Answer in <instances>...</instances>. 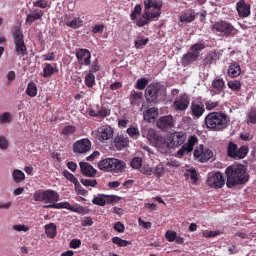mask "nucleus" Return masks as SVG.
<instances>
[{"label": "nucleus", "instance_id": "f257e3e1", "mask_svg": "<svg viewBox=\"0 0 256 256\" xmlns=\"http://www.w3.org/2000/svg\"><path fill=\"white\" fill-rule=\"evenodd\" d=\"M227 177L226 185L232 188L237 185L243 184L248 180L246 168L243 165H232L226 170Z\"/></svg>", "mask_w": 256, "mask_h": 256}, {"label": "nucleus", "instance_id": "f03ea898", "mask_svg": "<svg viewBox=\"0 0 256 256\" xmlns=\"http://www.w3.org/2000/svg\"><path fill=\"white\" fill-rule=\"evenodd\" d=\"M229 122L228 116L221 112H211L204 120L206 128L213 132L223 130L228 126Z\"/></svg>", "mask_w": 256, "mask_h": 256}, {"label": "nucleus", "instance_id": "7ed1b4c3", "mask_svg": "<svg viewBox=\"0 0 256 256\" xmlns=\"http://www.w3.org/2000/svg\"><path fill=\"white\" fill-rule=\"evenodd\" d=\"M99 168L102 170L111 172H122L126 168V163L116 158H106L100 161L98 164Z\"/></svg>", "mask_w": 256, "mask_h": 256}, {"label": "nucleus", "instance_id": "20e7f679", "mask_svg": "<svg viewBox=\"0 0 256 256\" xmlns=\"http://www.w3.org/2000/svg\"><path fill=\"white\" fill-rule=\"evenodd\" d=\"M205 48L204 44L197 43L192 46L187 54L183 56L182 62L185 67L189 66L196 61L200 56V52Z\"/></svg>", "mask_w": 256, "mask_h": 256}, {"label": "nucleus", "instance_id": "39448f33", "mask_svg": "<svg viewBox=\"0 0 256 256\" xmlns=\"http://www.w3.org/2000/svg\"><path fill=\"white\" fill-rule=\"evenodd\" d=\"M186 134L182 132L171 133L168 137L169 142L168 144L165 142L162 146H160V150L162 153L166 152V150H163L162 146H166L167 148L179 147L186 142Z\"/></svg>", "mask_w": 256, "mask_h": 256}, {"label": "nucleus", "instance_id": "423d86ee", "mask_svg": "<svg viewBox=\"0 0 256 256\" xmlns=\"http://www.w3.org/2000/svg\"><path fill=\"white\" fill-rule=\"evenodd\" d=\"M212 30L214 33H218L226 37L234 36L237 32L231 24L224 20L214 24L212 26Z\"/></svg>", "mask_w": 256, "mask_h": 256}, {"label": "nucleus", "instance_id": "0eeeda50", "mask_svg": "<svg viewBox=\"0 0 256 256\" xmlns=\"http://www.w3.org/2000/svg\"><path fill=\"white\" fill-rule=\"evenodd\" d=\"M145 12H149L153 18L158 20L161 14V9L162 6V2L156 0H148L144 2Z\"/></svg>", "mask_w": 256, "mask_h": 256}, {"label": "nucleus", "instance_id": "6e6552de", "mask_svg": "<svg viewBox=\"0 0 256 256\" xmlns=\"http://www.w3.org/2000/svg\"><path fill=\"white\" fill-rule=\"evenodd\" d=\"M207 184L214 188H220L225 184V180L220 172H218L208 175Z\"/></svg>", "mask_w": 256, "mask_h": 256}, {"label": "nucleus", "instance_id": "1a4fd4ad", "mask_svg": "<svg viewBox=\"0 0 256 256\" xmlns=\"http://www.w3.org/2000/svg\"><path fill=\"white\" fill-rule=\"evenodd\" d=\"M190 101V97L188 94H182L174 102V108L176 111H185L188 108Z\"/></svg>", "mask_w": 256, "mask_h": 256}, {"label": "nucleus", "instance_id": "9d476101", "mask_svg": "<svg viewBox=\"0 0 256 256\" xmlns=\"http://www.w3.org/2000/svg\"><path fill=\"white\" fill-rule=\"evenodd\" d=\"M248 149L246 147H242L238 150L236 144L230 142L228 148V154L230 157L235 159H242L247 154Z\"/></svg>", "mask_w": 256, "mask_h": 256}, {"label": "nucleus", "instance_id": "9b49d317", "mask_svg": "<svg viewBox=\"0 0 256 256\" xmlns=\"http://www.w3.org/2000/svg\"><path fill=\"white\" fill-rule=\"evenodd\" d=\"M92 147V144L88 139L84 138L76 142L73 146L74 153L83 154L88 152Z\"/></svg>", "mask_w": 256, "mask_h": 256}, {"label": "nucleus", "instance_id": "f8f14e48", "mask_svg": "<svg viewBox=\"0 0 256 256\" xmlns=\"http://www.w3.org/2000/svg\"><path fill=\"white\" fill-rule=\"evenodd\" d=\"M212 156V152L208 148H204L202 145L196 147L194 152V156L202 162L208 160Z\"/></svg>", "mask_w": 256, "mask_h": 256}, {"label": "nucleus", "instance_id": "ddd939ff", "mask_svg": "<svg viewBox=\"0 0 256 256\" xmlns=\"http://www.w3.org/2000/svg\"><path fill=\"white\" fill-rule=\"evenodd\" d=\"M198 142V138L196 136H191L188 142L183 145L181 148L178 150V156L180 158H182L184 154L192 152Z\"/></svg>", "mask_w": 256, "mask_h": 256}, {"label": "nucleus", "instance_id": "4468645a", "mask_svg": "<svg viewBox=\"0 0 256 256\" xmlns=\"http://www.w3.org/2000/svg\"><path fill=\"white\" fill-rule=\"evenodd\" d=\"M64 19L66 24L73 29H78L82 27L84 24V16H78L74 18L72 20V15L66 14L64 16Z\"/></svg>", "mask_w": 256, "mask_h": 256}, {"label": "nucleus", "instance_id": "2eb2a0df", "mask_svg": "<svg viewBox=\"0 0 256 256\" xmlns=\"http://www.w3.org/2000/svg\"><path fill=\"white\" fill-rule=\"evenodd\" d=\"M159 90V88L154 85H150L148 86L145 92V97L148 103H157Z\"/></svg>", "mask_w": 256, "mask_h": 256}, {"label": "nucleus", "instance_id": "dca6fc26", "mask_svg": "<svg viewBox=\"0 0 256 256\" xmlns=\"http://www.w3.org/2000/svg\"><path fill=\"white\" fill-rule=\"evenodd\" d=\"M113 129L108 126H103L98 130L97 136L100 142L111 138L114 136Z\"/></svg>", "mask_w": 256, "mask_h": 256}, {"label": "nucleus", "instance_id": "f3484780", "mask_svg": "<svg viewBox=\"0 0 256 256\" xmlns=\"http://www.w3.org/2000/svg\"><path fill=\"white\" fill-rule=\"evenodd\" d=\"M78 62L82 65L88 66L90 64L91 54L86 49L78 50L76 54Z\"/></svg>", "mask_w": 256, "mask_h": 256}, {"label": "nucleus", "instance_id": "a211bd4d", "mask_svg": "<svg viewBox=\"0 0 256 256\" xmlns=\"http://www.w3.org/2000/svg\"><path fill=\"white\" fill-rule=\"evenodd\" d=\"M157 125L162 130L171 128L174 126V122L171 116H167L160 118L157 122Z\"/></svg>", "mask_w": 256, "mask_h": 256}, {"label": "nucleus", "instance_id": "6ab92c4d", "mask_svg": "<svg viewBox=\"0 0 256 256\" xmlns=\"http://www.w3.org/2000/svg\"><path fill=\"white\" fill-rule=\"evenodd\" d=\"M190 110L192 116L197 118H200L205 112L204 105L200 102H192Z\"/></svg>", "mask_w": 256, "mask_h": 256}, {"label": "nucleus", "instance_id": "aec40b11", "mask_svg": "<svg viewBox=\"0 0 256 256\" xmlns=\"http://www.w3.org/2000/svg\"><path fill=\"white\" fill-rule=\"evenodd\" d=\"M81 172L86 176L88 178L95 177L97 170L89 164L85 162H81L80 164Z\"/></svg>", "mask_w": 256, "mask_h": 256}, {"label": "nucleus", "instance_id": "412c9836", "mask_svg": "<svg viewBox=\"0 0 256 256\" xmlns=\"http://www.w3.org/2000/svg\"><path fill=\"white\" fill-rule=\"evenodd\" d=\"M22 32L17 30V54L24 56L28 55L27 48L22 40Z\"/></svg>", "mask_w": 256, "mask_h": 256}, {"label": "nucleus", "instance_id": "4be33fe9", "mask_svg": "<svg viewBox=\"0 0 256 256\" xmlns=\"http://www.w3.org/2000/svg\"><path fill=\"white\" fill-rule=\"evenodd\" d=\"M236 5V10L240 17L246 18L250 14V6L247 5L244 0H240Z\"/></svg>", "mask_w": 256, "mask_h": 256}, {"label": "nucleus", "instance_id": "5701e85b", "mask_svg": "<svg viewBox=\"0 0 256 256\" xmlns=\"http://www.w3.org/2000/svg\"><path fill=\"white\" fill-rule=\"evenodd\" d=\"M128 138L122 135L116 136L114 140V146L118 150H121L123 148H126L128 146Z\"/></svg>", "mask_w": 256, "mask_h": 256}, {"label": "nucleus", "instance_id": "b1692460", "mask_svg": "<svg viewBox=\"0 0 256 256\" xmlns=\"http://www.w3.org/2000/svg\"><path fill=\"white\" fill-rule=\"evenodd\" d=\"M241 68L238 63L232 62L230 64L228 70V74L232 78H236L240 74Z\"/></svg>", "mask_w": 256, "mask_h": 256}, {"label": "nucleus", "instance_id": "393cba45", "mask_svg": "<svg viewBox=\"0 0 256 256\" xmlns=\"http://www.w3.org/2000/svg\"><path fill=\"white\" fill-rule=\"evenodd\" d=\"M144 118L145 120L149 122H152L157 118L158 116V110L155 108H152L144 112Z\"/></svg>", "mask_w": 256, "mask_h": 256}, {"label": "nucleus", "instance_id": "a878e982", "mask_svg": "<svg viewBox=\"0 0 256 256\" xmlns=\"http://www.w3.org/2000/svg\"><path fill=\"white\" fill-rule=\"evenodd\" d=\"M60 198L58 194L55 191L52 190H46L45 203H52L57 202Z\"/></svg>", "mask_w": 256, "mask_h": 256}, {"label": "nucleus", "instance_id": "bb28decb", "mask_svg": "<svg viewBox=\"0 0 256 256\" xmlns=\"http://www.w3.org/2000/svg\"><path fill=\"white\" fill-rule=\"evenodd\" d=\"M153 17L154 16L150 15L148 12H145L142 17L138 20L136 22L137 25L139 26H143L144 25L147 24L150 21L158 20V19Z\"/></svg>", "mask_w": 256, "mask_h": 256}, {"label": "nucleus", "instance_id": "cd10ccee", "mask_svg": "<svg viewBox=\"0 0 256 256\" xmlns=\"http://www.w3.org/2000/svg\"><path fill=\"white\" fill-rule=\"evenodd\" d=\"M142 96V92H138L132 90L130 94V102L132 106H137L140 104Z\"/></svg>", "mask_w": 256, "mask_h": 256}, {"label": "nucleus", "instance_id": "c85d7f7f", "mask_svg": "<svg viewBox=\"0 0 256 256\" xmlns=\"http://www.w3.org/2000/svg\"><path fill=\"white\" fill-rule=\"evenodd\" d=\"M44 12L42 11L36 10H34L32 14L28 15L26 22L32 24L35 20H40L43 16Z\"/></svg>", "mask_w": 256, "mask_h": 256}, {"label": "nucleus", "instance_id": "c756f323", "mask_svg": "<svg viewBox=\"0 0 256 256\" xmlns=\"http://www.w3.org/2000/svg\"><path fill=\"white\" fill-rule=\"evenodd\" d=\"M45 230L47 236L50 238H54L57 234L56 226L53 223L46 225Z\"/></svg>", "mask_w": 256, "mask_h": 256}, {"label": "nucleus", "instance_id": "7c9ffc66", "mask_svg": "<svg viewBox=\"0 0 256 256\" xmlns=\"http://www.w3.org/2000/svg\"><path fill=\"white\" fill-rule=\"evenodd\" d=\"M184 176L187 179L190 178L192 184H196L198 181V174L194 168L187 170Z\"/></svg>", "mask_w": 256, "mask_h": 256}, {"label": "nucleus", "instance_id": "2f4dec72", "mask_svg": "<svg viewBox=\"0 0 256 256\" xmlns=\"http://www.w3.org/2000/svg\"><path fill=\"white\" fill-rule=\"evenodd\" d=\"M212 86L216 90L221 92L225 88V83L222 79L216 78L213 80Z\"/></svg>", "mask_w": 256, "mask_h": 256}, {"label": "nucleus", "instance_id": "473e14b6", "mask_svg": "<svg viewBox=\"0 0 256 256\" xmlns=\"http://www.w3.org/2000/svg\"><path fill=\"white\" fill-rule=\"evenodd\" d=\"M165 173V168L162 164H160L154 168H152V174H154L157 178H160Z\"/></svg>", "mask_w": 256, "mask_h": 256}, {"label": "nucleus", "instance_id": "72a5a7b5", "mask_svg": "<svg viewBox=\"0 0 256 256\" xmlns=\"http://www.w3.org/2000/svg\"><path fill=\"white\" fill-rule=\"evenodd\" d=\"M56 72H58V70L50 64H47L44 69L43 76L46 78L50 77Z\"/></svg>", "mask_w": 256, "mask_h": 256}, {"label": "nucleus", "instance_id": "f704fd0d", "mask_svg": "<svg viewBox=\"0 0 256 256\" xmlns=\"http://www.w3.org/2000/svg\"><path fill=\"white\" fill-rule=\"evenodd\" d=\"M26 92L31 97H34L38 94V89L36 84L34 82L28 84Z\"/></svg>", "mask_w": 256, "mask_h": 256}, {"label": "nucleus", "instance_id": "c9c22d12", "mask_svg": "<svg viewBox=\"0 0 256 256\" xmlns=\"http://www.w3.org/2000/svg\"><path fill=\"white\" fill-rule=\"evenodd\" d=\"M12 120V117L8 112L0 114V124H8Z\"/></svg>", "mask_w": 256, "mask_h": 256}, {"label": "nucleus", "instance_id": "e433bc0d", "mask_svg": "<svg viewBox=\"0 0 256 256\" xmlns=\"http://www.w3.org/2000/svg\"><path fill=\"white\" fill-rule=\"evenodd\" d=\"M46 190H38L34 194V198L36 202H45Z\"/></svg>", "mask_w": 256, "mask_h": 256}, {"label": "nucleus", "instance_id": "4c0bfd02", "mask_svg": "<svg viewBox=\"0 0 256 256\" xmlns=\"http://www.w3.org/2000/svg\"><path fill=\"white\" fill-rule=\"evenodd\" d=\"M195 19V15L191 12H186L182 14L180 18L181 22H190Z\"/></svg>", "mask_w": 256, "mask_h": 256}, {"label": "nucleus", "instance_id": "58836bf2", "mask_svg": "<svg viewBox=\"0 0 256 256\" xmlns=\"http://www.w3.org/2000/svg\"><path fill=\"white\" fill-rule=\"evenodd\" d=\"M228 86L234 92H239L242 87V84L240 81L234 80L228 82Z\"/></svg>", "mask_w": 256, "mask_h": 256}, {"label": "nucleus", "instance_id": "ea45409f", "mask_svg": "<svg viewBox=\"0 0 256 256\" xmlns=\"http://www.w3.org/2000/svg\"><path fill=\"white\" fill-rule=\"evenodd\" d=\"M68 206H70V204L68 202H62L59 204H55L54 203L52 204L46 205L44 206L43 208H68Z\"/></svg>", "mask_w": 256, "mask_h": 256}, {"label": "nucleus", "instance_id": "a19ab883", "mask_svg": "<svg viewBox=\"0 0 256 256\" xmlns=\"http://www.w3.org/2000/svg\"><path fill=\"white\" fill-rule=\"evenodd\" d=\"M126 132L130 138L134 140H137L140 136L138 129L134 127H130L128 128Z\"/></svg>", "mask_w": 256, "mask_h": 256}, {"label": "nucleus", "instance_id": "79ce46f5", "mask_svg": "<svg viewBox=\"0 0 256 256\" xmlns=\"http://www.w3.org/2000/svg\"><path fill=\"white\" fill-rule=\"evenodd\" d=\"M104 198L105 205L117 202L120 200V198L116 196L104 194Z\"/></svg>", "mask_w": 256, "mask_h": 256}, {"label": "nucleus", "instance_id": "37998d69", "mask_svg": "<svg viewBox=\"0 0 256 256\" xmlns=\"http://www.w3.org/2000/svg\"><path fill=\"white\" fill-rule=\"evenodd\" d=\"M114 244H116L119 247H126L128 244H131V242L123 240L118 237H115L112 239Z\"/></svg>", "mask_w": 256, "mask_h": 256}, {"label": "nucleus", "instance_id": "c03bdc74", "mask_svg": "<svg viewBox=\"0 0 256 256\" xmlns=\"http://www.w3.org/2000/svg\"><path fill=\"white\" fill-rule=\"evenodd\" d=\"M86 85L89 88H92L95 84L94 76L91 72H90L86 76Z\"/></svg>", "mask_w": 256, "mask_h": 256}, {"label": "nucleus", "instance_id": "a18cd8bd", "mask_svg": "<svg viewBox=\"0 0 256 256\" xmlns=\"http://www.w3.org/2000/svg\"><path fill=\"white\" fill-rule=\"evenodd\" d=\"M248 123L256 124V108H252L248 114Z\"/></svg>", "mask_w": 256, "mask_h": 256}, {"label": "nucleus", "instance_id": "49530a36", "mask_svg": "<svg viewBox=\"0 0 256 256\" xmlns=\"http://www.w3.org/2000/svg\"><path fill=\"white\" fill-rule=\"evenodd\" d=\"M148 84V80L146 78L138 80L136 88L140 90H144Z\"/></svg>", "mask_w": 256, "mask_h": 256}, {"label": "nucleus", "instance_id": "de8ad7c7", "mask_svg": "<svg viewBox=\"0 0 256 256\" xmlns=\"http://www.w3.org/2000/svg\"><path fill=\"white\" fill-rule=\"evenodd\" d=\"M76 128L73 126H65L62 131V134L65 136L72 135L76 132Z\"/></svg>", "mask_w": 256, "mask_h": 256}, {"label": "nucleus", "instance_id": "09e8293b", "mask_svg": "<svg viewBox=\"0 0 256 256\" xmlns=\"http://www.w3.org/2000/svg\"><path fill=\"white\" fill-rule=\"evenodd\" d=\"M92 203L96 205L103 206H105L104 198V194H98L92 201Z\"/></svg>", "mask_w": 256, "mask_h": 256}, {"label": "nucleus", "instance_id": "8fccbe9b", "mask_svg": "<svg viewBox=\"0 0 256 256\" xmlns=\"http://www.w3.org/2000/svg\"><path fill=\"white\" fill-rule=\"evenodd\" d=\"M81 182L85 186H92L95 187L98 184V182L96 180H87V179H82Z\"/></svg>", "mask_w": 256, "mask_h": 256}, {"label": "nucleus", "instance_id": "3c124183", "mask_svg": "<svg viewBox=\"0 0 256 256\" xmlns=\"http://www.w3.org/2000/svg\"><path fill=\"white\" fill-rule=\"evenodd\" d=\"M142 164V160L140 158H136L131 162V166L135 169L140 168Z\"/></svg>", "mask_w": 256, "mask_h": 256}, {"label": "nucleus", "instance_id": "603ef678", "mask_svg": "<svg viewBox=\"0 0 256 256\" xmlns=\"http://www.w3.org/2000/svg\"><path fill=\"white\" fill-rule=\"evenodd\" d=\"M218 102H213L212 100H208L205 102L206 109L208 110H211L215 108L218 105Z\"/></svg>", "mask_w": 256, "mask_h": 256}, {"label": "nucleus", "instance_id": "864d4df0", "mask_svg": "<svg viewBox=\"0 0 256 256\" xmlns=\"http://www.w3.org/2000/svg\"><path fill=\"white\" fill-rule=\"evenodd\" d=\"M176 233L174 232L168 230L166 234V238L169 242H173L176 238Z\"/></svg>", "mask_w": 256, "mask_h": 256}, {"label": "nucleus", "instance_id": "5fc2aeb1", "mask_svg": "<svg viewBox=\"0 0 256 256\" xmlns=\"http://www.w3.org/2000/svg\"><path fill=\"white\" fill-rule=\"evenodd\" d=\"M214 56L212 54H208L203 60V64L205 66H208V67H210V64L214 62Z\"/></svg>", "mask_w": 256, "mask_h": 256}, {"label": "nucleus", "instance_id": "6e6d98bb", "mask_svg": "<svg viewBox=\"0 0 256 256\" xmlns=\"http://www.w3.org/2000/svg\"><path fill=\"white\" fill-rule=\"evenodd\" d=\"M64 176L65 178L72 183L76 182L78 181V179L72 174L69 172L68 171L66 170L64 172Z\"/></svg>", "mask_w": 256, "mask_h": 256}, {"label": "nucleus", "instance_id": "4d7b16f0", "mask_svg": "<svg viewBox=\"0 0 256 256\" xmlns=\"http://www.w3.org/2000/svg\"><path fill=\"white\" fill-rule=\"evenodd\" d=\"M34 6L36 7L44 8L48 6V2L46 0H39L34 2Z\"/></svg>", "mask_w": 256, "mask_h": 256}, {"label": "nucleus", "instance_id": "13d9d810", "mask_svg": "<svg viewBox=\"0 0 256 256\" xmlns=\"http://www.w3.org/2000/svg\"><path fill=\"white\" fill-rule=\"evenodd\" d=\"M148 40L139 38L138 40L135 42V46L136 48L138 49L142 46H144L147 44Z\"/></svg>", "mask_w": 256, "mask_h": 256}, {"label": "nucleus", "instance_id": "bf43d9fd", "mask_svg": "<svg viewBox=\"0 0 256 256\" xmlns=\"http://www.w3.org/2000/svg\"><path fill=\"white\" fill-rule=\"evenodd\" d=\"M8 143L6 140L2 136H0V148L5 150L7 148Z\"/></svg>", "mask_w": 256, "mask_h": 256}, {"label": "nucleus", "instance_id": "052dcab7", "mask_svg": "<svg viewBox=\"0 0 256 256\" xmlns=\"http://www.w3.org/2000/svg\"><path fill=\"white\" fill-rule=\"evenodd\" d=\"M139 224L140 226L148 230L152 227V223L150 222H145L141 218L138 219Z\"/></svg>", "mask_w": 256, "mask_h": 256}, {"label": "nucleus", "instance_id": "680f3d73", "mask_svg": "<svg viewBox=\"0 0 256 256\" xmlns=\"http://www.w3.org/2000/svg\"><path fill=\"white\" fill-rule=\"evenodd\" d=\"M124 224H122L121 222H117L115 226H114V229L119 232H120V233H122L124 232Z\"/></svg>", "mask_w": 256, "mask_h": 256}, {"label": "nucleus", "instance_id": "e2e57ef3", "mask_svg": "<svg viewBox=\"0 0 256 256\" xmlns=\"http://www.w3.org/2000/svg\"><path fill=\"white\" fill-rule=\"evenodd\" d=\"M94 222L92 218L90 217L86 218L82 222V225L84 226H90L92 225Z\"/></svg>", "mask_w": 256, "mask_h": 256}, {"label": "nucleus", "instance_id": "0e129e2a", "mask_svg": "<svg viewBox=\"0 0 256 256\" xmlns=\"http://www.w3.org/2000/svg\"><path fill=\"white\" fill-rule=\"evenodd\" d=\"M81 241L79 240H74L70 242V248L76 249L80 246L81 245Z\"/></svg>", "mask_w": 256, "mask_h": 256}, {"label": "nucleus", "instance_id": "69168bd1", "mask_svg": "<svg viewBox=\"0 0 256 256\" xmlns=\"http://www.w3.org/2000/svg\"><path fill=\"white\" fill-rule=\"evenodd\" d=\"M44 61L48 60L52 61L55 58L54 54V52L49 53L46 54H44L42 56Z\"/></svg>", "mask_w": 256, "mask_h": 256}, {"label": "nucleus", "instance_id": "338daca9", "mask_svg": "<svg viewBox=\"0 0 256 256\" xmlns=\"http://www.w3.org/2000/svg\"><path fill=\"white\" fill-rule=\"evenodd\" d=\"M25 178L24 173L21 170H17V182L23 181Z\"/></svg>", "mask_w": 256, "mask_h": 256}, {"label": "nucleus", "instance_id": "774afa93", "mask_svg": "<svg viewBox=\"0 0 256 256\" xmlns=\"http://www.w3.org/2000/svg\"><path fill=\"white\" fill-rule=\"evenodd\" d=\"M16 77L15 72H10L8 73L7 75V78H8V84H10L12 82Z\"/></svg>", "mask_w": 256, "mask_h": 256}]
</instances>
